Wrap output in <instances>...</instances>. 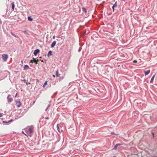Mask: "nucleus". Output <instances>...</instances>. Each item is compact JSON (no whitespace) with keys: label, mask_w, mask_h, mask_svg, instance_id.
Returning a JSON list of instances; mask_svg holds the SVG:
<instances>
[{"label":"nucleus","mask_w":157,"mask_h":157,"mask_svg":"<svg viewBox=\"0 0 157 157\" xmlns=\"http://www.w3.org/2000/svg\"><path fill=\"white\" fill-rule=\"evenodd\" d=\"M33 129L34 127L33 126H30L26 128L25 129V130L27 135L31 137L32 136L33 132Z\"/></svg>","instance_id":"1"},{"label":"nucleus","mask_w":157,"mask_h":157,"mask_svg":"<svg viewBox=\"0 0 157 157\" xmlns=\"http://www.w3.org/2000/svg\"><path fill=\"white\" fill-rule=\"evenodd\" d=\"M2 58L4 61L6 62L8 58V56L7 54H3L2 56Z\"/></svg>","instance_id":"2"},{"label":"nucleus","mask_w":157,"mask_h":157,"mask_svg":"<svg viewBox=\"0 0 157 157\" xmlns=\"http://www.w3.org/2000/svg\"><path fill=\"white\" fill-rule=\"evenodd\" d=\"M10 96H11V95H9L7 97L8 102H11L13 100V98H12L10 97Z\"/></svg>","instance_id":"3"},{"label":"nucleus","mask_w":157,"mask_h":157,"mask_svg":"<svg viewBox=\"0 0 157 157\" xmlns=\"http://www.w3.org/2000/svg\"><path fill=\"white\" fill-rule=\"evenodd\" d=\"M16 105L17 106H18V107H20L22 105V104L21 103V102L20 101H15Z\"/></svg>","instance_id":"4"},{"label":"nucleus","mask_w":157,"mask_h":157,"mask_svg":"<svg viewBox=\"0 0 157 157\" xmlns=\"http://www.w3.org/2000/svg\"><path fill=\"white\" fill-rule=\"evenodd\" d=\"M40 52V50L39 49H37L34 50V52H33V54L35 56H36L37 54L39 53Z\"/></svg>","instance_id":"5"},{"label":"nucleus","mask_w":157,"mask_h":157,"mask_svg":"<svg viewBox=\"0 0 157 157\" xmlns=\"http://www.w3.org/2000/svg\"><path fill=\"white\" fill-rule=\"evenodd\" d=\"M56 41H54L52 44L51 47L52 48H54L56 44Z\"/></svg>","instance_id":"6"},{"label":"nucleus","mask_w":157,"mask_h":157,"mask_svg":"<svg viewBox=\"0 0 157 157\" xmlns=\"http://www.w3.org/2000/svg\"><path fill=\"white\" fill-rule=\"evenodd\" d=\"M150 72V70H148L147 71H144V72L145 75H148Z\"/></svg>","instance_id":"7"},{"label":"nucleus","mask_w":157,"mask_h":157,"mask_svg":"<svg viewBox=\"0 0 157 157\" xmlns=\"http://www.w3.org/2000/svg\"><path fill=\"white\" fill-rule=\"evenodd\" d=\"M29 67L28 65H25L24 67V70H26L28 69L29 68Z\"/></svg>","instance_id":"8"},{"label":"nucleus","mask_w":157,"mask_h":157,"mask_svg":"<svg viewBox=\"0 0 157 157\" xmlns=\"http://www.w3.org/2000/svg\"><path fill=\"white\" fill-rule=\"evenodd\" d=\"M12 8V11H13L15 7V5L14 3L13 2L11 3Z\"/></svg>","instance_id":"9"},{"label":"nucleus","mask_w":157,"mask_h":157,"mask_svg":"<svg viewBox=\"0 0 157 157\" xmlns=\"http://www.w3.org/2000/svg\"><path fill=\"white\" fill-rule=\"evenodd\" d=\"M52 52L51 51H50L48 52L47 56L48 57L51 56L52 55Z\"/></svg>","instance_id":"10"},{"label":"nucleus","mask_w":157,"mask_h":157,"mask_svg":"<svg viewBox=\"0 0 157 157\" xmlns=\"http://www.w3.org/2000/svg\"><path fill=\"white\" fill-rule=\"evenodd\" d=\"M155 77V75H154L151 78L150 80V83L153 82L154 81V79Z\"/></svg>","instance_id":"11"},{"label":"nucleus","mask_w":157,"mask_h":157,"mask_svg":"<svg viewBox=\"0 0 157 157\" xmlns=\"http://www.w3.org/2000/svg\"><path fill=\"white\" fill-rule=\"evenodd\" d=\"M33 60H34V62L36 64H37L38 62L39 61L38 59H36L34 58H33Z\"/></svg>","instance_id":"12"},{"label":"nucleus","mask_w":157,"mask_h":157,"mask_svg":"<svg viewBox=\"0 0 157 157\" xmlns=\"http://www.w3.org/2000/svg\"><path fill=\"white\" fill-rule=\"evenodd\" d=\"M56 75L57 77H59L60 76V75L58 73V70L56 71Z\"/></svg>","instance_id":"13"},{"label":"nucleus","mask_w":157,"mask_h":157,"mask_svg":"<svg viewBox=\"0 0 157 157\" xmlns=\"http://www.w3.org/2000/svg\"><path fill=\"white\" fill-rule=\"evenodd\" d=\"M47 84V81H46L44 83V85L43 86V88H44L45 86Z\"/></svg>","instance_id":"14"},{"label":"nucleus","mask_w":157,"mask_h":157,"mask_svg":"<svg viewBox=\"0 0 157 157\" xmlns=\"http://www.w3.org/2000/svg\"><path fill=\"white\" fill-rule=\"evenodd\" d=\"M28 20L29 21H33V19L30 17H28Z\"/></svg>","instance_id":"15"},{"label":"nucleus","mask_w":157,"mask_h":157,"mask_svg":"<svg viewBox=\"0 0 157 157\" xmlns=\"http://www.w3.org/2000/svg\"><path fill=\"white\" fill-rule=\"evenodd\" d=\"M57 129L58 131V132H60V129H59V124H58L57 125Z\"/></svg>","instance_id":"16"},{"label":"nucleus","mask_w":157,"mask_h":157,"mask_svg":"<svg viewBox=\"0 0 157 157\" xmlns=\"http://www.w3.org/2000/svg\"><path fill=\"white\" fill-rule=\"evenodd\" d=\"M82 10L83 11L85 12H86V10L85 8L83 7L82 8Z\"/></svg>","instance_id":"17"},{"label":"nucleus","mask_w":157,"mask_h":157,"mask_svg":"<svg viewBox=\"0 0 157 157\" xmlns=\"http://www.w3.org/2000/svg\"><path fill=\"white\" fill-rule=\"evenodd\" d=\"M11 34L13 36H14L15 37H17V36L16 35H14V34H13V33H12V32H11Z\"/></svg>","instance_id":"18"},{"label":"nucleus","mask_w":157,"mask_h":157,"mask_svg":"<svg viewBox=\"0 0 157 157\" xmlns=\"http://www.w3.org/2000/svg\"><path fill=\"white\" fill-rule=\"evenodd\" d=\"M117 147H118L117 146V144H116V145L115 146H114V148H113V149H117Z\"/></svg>","instance_id":"19"},{"label":"nucleus","mask_w":157,"mask_h":157,"mask_svg":"<svg viewBox=\"0 0 157 157\" xmlns=\"http://www.w3.org/2000/svg\"><path fill=\"white\" fill-rule=\"evenodd\" d=\"M117 6V2H116L114 4V5H113V7H115L116 6Z\"/></svg>","instance_id":"20"},{"label":"nucleus","mask_w":157,"mask_h":157,"mask_svg":"<svg viewBox=\"0 0 157 157\" xmlns=\"http://www.w3.org/2000/svg\"><path fill=\"white\" fill-rule=\"evenodd\" d=\"M21 81L24 82H26V80L25 79H23V80L21 79Z\"/></svg>","instance_id":"21"},{"label":"nucleus","mask_w":157,"mask_h":157,"mask_svg":"<svg viewBox=\"0 0 157 157\" xmlns=\"http://www.w3.org/2000/svg\"><path fill=\"white\" fill-rule=\"evenodd\" d=\"M116 144L117 147H118L119 146L121 145V144Z\"/></svg>","instance_id":"22"},{"label":"nucleus","mask_w":157,"mask_h":157,"mask_svg":"<svg viewBox=\"0 0 157 157\" xmlns=\"http://www.w3.org/2000/svg\"><path fill=\"white\" fill-rule=\"evenodd\" d=\"M25 83H26V85H28L29 84H30V82H26Z\"/></svg>","instance_id":"23"},{"label":"nucleus","mask_w":157,"mask_h":157,"mask_svg":"<svg viewBox=\"0 0 157 157\" xmlns=\"http://www.w3.org/2000/svg\"><path fill=\"white\" fill-rule=\"evenodd\" d=\"M34 62V60H32L30 61V63H33Z\"/></svg>","instance_id":"24"},{"label":"nucleus","mask_w":157,"mask_h":157,"mask_svg":"<svg viewBox=\"0 0 157 157\" xmlns=\"http://www.w3.org/2000/svg\"><path fill=\"white\" fill-rule=\"evenodd\" d=\"M49 106H50V105H48V106L47 107V108H46V110H45L46 111L48 109L49 107Z\"/></svg>","instance_id":"25"},{"label":"nucleus","mask_w":157,"mask_h":157,"mask_svg":"<svg viewBox=\"0 0 157 157\" xmlns=\"http://www.w3.org/2000/svg\"><path fill=\"white\" fill-rule=\"evenodd\" d=\"M22 133L23 134H25V136H27V134H25V133H24V132H23V131H22Z\"/></svg>","instance_id":"26"},{"label":"nucleus","mask_w":157,"mask_h":157,"mask_svg":"<svg viewBox=\"0 0 157 157\" xmlns=\"http://www.w3.org/2000/svg\"><path fill=\"white\" fill-rule=\"evenodd\" d=\"M114 7H113V6L112 7V8L113 10V12L114 11Z\"/></svg>","instance_id":"27"},{"label":"nucleus","mask_w":157,"mask_h":157,"mask_svg":"<svg viewBox=\"0 0 157 157\" xmlns=\"http://www.w3.org/2000/svg\"><path fill=\"white\" fill-rule=\"evenodd\" d=\"M2 114L0 113V117H2Z\"/></svg>","instance_id":"28"},{"label":"nucleus","mask_w":157,"mask_h":157,"mask_svg":"<svg viewBox=\"0 0 157 157\" xmlns=\"http://www.w3.org/2000/svg\"><path fill=\"white\" fill-rule=\"evenodd\" d=\"M23 32L25 34H26L27 33V32L26 31H23Z\"/></svg>","instance_id":"29"},{"label":"nucleus","mask_w":157,"mask_h":157,"mask_svg":"<svg viewBox=\"0 0 157 157\" xmlns=\"http://www.w3.org/2000/svg\"><path fill=\"white\" fill-rule=\"evenodd\" d=\"M133 62L134 63H136L137 62V61L136 60H134V61H133Z\"/></svg>","instance_id":"30"},{"label":"nucleus","mask_w":157,"mask_h":157,"mask_svg":"<svg viewBox=\"0 0 157 157\" xmlns=\"http://www.w3.org/2000/svg\"><path fill=\"white\" fill-rule=\"evenodd\" d=\"M55 36H54L53 37V39H55Z\"/></svg>","instance_id":"31"},{"label":"nucleus","mask_w":157,"mask_h":157,"mask_svg":"<svg viewBox=\"0 0 157 157\" xmlns=\"http://www.w3.org/2000/svg\"><path fill=\"white\" fill-rule=\"evenodd\" d=\"M17 94H16V95H15V97H16V96H17Z\"/></svg>","instance_id":"32"},{"label":"nucleus","mask_w":157,"mask_h":157,"mask_svg":"<svg viewBox=\"0 0 157 157\" xmlns=\"http://www.w3.org/2000/svg\"><path fill=\"white\" fill-rule=\"evenodd\" d=\"M46 119H49V118L48 117L47 118H46Z\"/></svg>","instance_id":"33"},{"label":"nucleus","mask_w":157,"mask_h":157,"mask_svg":"<svg viewBox=\"0 0 157 157\" xmlns=\"http://www.w3.org/2000/svg\"><path fill=\"white\" fill-rule=\"evenodd\" d=\"M12 121V120H11L9 122H10Z\"/></svg>","instance_id":"34"},{"label":"nucleus","mask_w":157,"mask_h":157,"mask_svg":"<svg viewBox=\"0 0 157 157\" xmlns=\"http://www.w3.org/2000/svg\"><path fill=\"white\" fill-rule=\"evenodd\" d=\"M2 23V22L1 21H0V24H1Z\"/></svg>","instance_id":"35"},{"label":"nucleus","mask_w":157,"mask_h":157,"mask_svg":"<svg viewBox=\"0 0 157 157\" xmlns=\"http://www.w3.org/2000/svg\"><path fill=\"white\" fill-rule=\"evenodd\" d=\"M152 135H154V133H153V132H152Z\"/></svg>","instance_id":"36"},{"label":"nucleus","mask_w":157,"mask_h":157,"mask_svg":"<svg viewBox=\"0 0 157 157\" xmlns=\"http://www.w3.org/2000/svg\"><path fill=\"white\" fill-rule=\"evenodd\" d=\"M111 134H113V132H111Z\"/></svg>","instance_id":"37"}]
</instances>
